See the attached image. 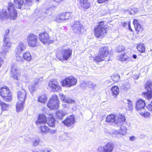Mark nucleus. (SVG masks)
Masks as SVG:
<instances>
[{"label": "nucleus", "instance_id": "1", "mask_svg": "<svg viewBox=\"0 0 152 152\" xmlns=\"http://www.w3.org/2000/svg\"><path fill=\"white\" fill-rule=\"evenodd\" d=\"M125 120L126 118L123 115L115 116L114 114H112L107 116L105 121L110 124L114 123L117 125L119 123L121 124V122H125Z\"/></svg>", "mask_w": 152, "mask_h": 152}, {"label": "nucleus", "instance_id": "2", "mask_svg": "<svg viewBox=\"0 0 152 152\" xmlns=\"http://www.w3.org/2000/svg\"><path fill=\"white\" fill-rule=\"evenodd\" d=\"M107 27L104 25V22H100L98 26L94 28L95 36L98 38L103 37L107 33Z\"/></svg>", "mask_w": 152, "mask_h": 152}, {"label": "nucleus", "instance_id": "3", "mask_svg": "<svg viewBox=\"0 0 152 152\" xmlns=\"http://www.w3.org/2000/svg\"><path fill=\"white\" fill-rule=\"evenodd\" d=\"M107 47H104L101 48L98 56L95 57L94 60L96 62H100L104 60V58L109 54Z\"/></svg>", "mask_w": 152, "mask_h": 152}, {"label": "nucleus", "instance_id": "4", "mask_svg": "<svg viewBox=\"0 0 152 152\" xmlns=\"http://www.w3.org/2000/svg\"><path fill=\"white\" fill-rule=\"evenodd\" d=\"M0 95L7 102H10L12 99V94L7 87L4 86L0 89Z\"/></svg>", "mask_w": 152, "mask_h": 152}, {"label": "nucleus", "instance_id": "5", "mask_svg": "<svg viewBox=\"0 0 152 152\" xmlns=\"http://www.w3.org/2000/svg\"><path fill=\"white\" fill-rule=\"evenodd\" d=\"M48 107L51 110H56L59 107V101L56 95H53L47 104Z\"/></svg>", "mask_w": 152, "mask_h": 152}, {"label": "nucleus", "instance_id": "6", "mask_svg": "<svg viewBox=\"0 0 152 152\" xmlns=\"http://www.w3.org/2000/svg\"><path fill=\"white\" fill-rule=\"evenodd\" d=\"M72 13L70 12L61 13L58 15L55 20L58 23H61L65 20L72 18Z\"/></svg>", "mask_w": 152, "mask_h": 152}, {"label": "nucleus", "instance_id": "7", "mask_svg": "<svg viewBox=\"0 0 152 152\" xmlns=\"http://www.w3.org/2000/svg\"><path fill=\"white\" fill-rule=\"evenodd\" d=\"M77 82V80L72 76L67 77L62 82L63 86L66 87H70L71 86H75Z\"/></svg>", "mask_w": 152, "mask_h": 152}, {"label": "nucleus", "instance_id": "8", "mask_svg": "<svg viewBox=\"0 0 152 152\" xmlns=\"http://www.w3.org/2000/svg\"><path fill=\"white\" fill-rule=\"evenodd\" d=\"M27 41L28 45L32 47L37 46L38 43L37 37L33 34H30L27 37Z\"/></svg>", "mask_w": 152, "mask_h": 152}, {"label": "nucleus", "instance_id": "9", "mask_svg": "<svg viewBox=\"0 0 152 152\" xmlns=\"http://www.w3.org/2000/svg\"><path fill=\"white\" fill-rule=\"evenodd\" d=\"M7 8L9 12V18L15 20L17 17V15L13 4L12 3H9Z\"/></svg>", "mask_w": 152, "mask_h": 152}, {"label": "nucleus", "instance_id": "10", "mask_svg": "<svg viewBox=\"0 0 152 152\" xmlns=\"http://www.w3.org/2000/svg\"><path fill=\"white\" fill-rule=\"evenodd\" d=\"M145 88L148 92H143V95L144 97L149 100L152 98V83L150 82L147 83Z\"/></svg>", "mask_w": 152, "mask_h": 152}, {"label": "nucleus", "instance_id": "11", "mask_svg": "<svg viewBox=\"0 0 152 152\" xmlns=\"http://www.w3.org/2000/svg\"><path fill=\"white\" fill-rule=\"evenodd\" d=\"M72 28L74 33L76 34L81 33L84 30L83 26L79 21L75 22Z\"/></svg>", "mask_w": 152, "mask_h": 152}, {"label": "nucleus", "instance_id": "12", "mask_svg": "<svg viewBox=\"0 0 152 152\" xmlns=\"http://www.w3.org/2000/svg\"><path fill=\"white\" fill-rule=\"evenodd\" d=\"M72 53V50L70 49H62L61 53L62 57L60 58L58 57V58L61 60L62 58L64 60H66L69 58Z\"/></svg>", "mask_w": 152, "mask_h": 152}, {"label": "nucleus", "instance_id": "13", "mask_svg": "<svg viewBox=\"0 0 152 152\" xmlns=\"http://www.w3.org/2000/svg\"><path fill=\"white\" fill-rule=\"evenodd\" d=\"M75 122V117L74 115H71L68 116L64 121H62V123L68 127H72Z\"/></svg>", "mask_w": 152, "mask_h": 152}, {"label": "nucleus", "instance_id": "14", "mask_svg": "<svg viewBox=\"0 0 152 152\" xmlns=\"http://www.w3.org/2000/svg\"><path fill=\"white\" fill-rule=\"evenodd\" d=\"M39 38L40 41L44 44L47 43L49 44L53 42V41L49 40V35L46 32L40 33Z\"/></svg>", "mask_w": 152, "mask_h": 152}, {"label": "nucleus", "instance_id": "15", "mask_svg": "<svg viewBox=\"0 0 152 152\" xmlns=\"http://www.w3.org/2000/svg\"><path fill=\"white\" fill-rule=\"evenodd\" d=\"M118 125V126H119V125H121L120 129L119 132L117 131H115L113 133L123 135H126L127 133L126 131L127 130L126 127V124L124 123V122H121V124L119 123V124Z\"/></svg>", "mask_w": 152, "mask_h": 152}, {"label": "nucleus", "instance_id": "16", "mask_svg": "<svg viewBox=\"0 0 152 152\" xmlns=\"http://www.w3.org/2000/svg\"><path fill=\"white\" fill-rule=\"evenodd\" d=\"M145 101L142 99L138 100L136 103V109L139 113L142 110H144L145 107Z\"/></svg>", "mask_w": 152, "mask_h": 152}, {"label": "nucleus", "instance_id": "17", "mask_svg": "<svg viewBox=\"0 0 152 152\" xmlns=\"http://www.w3.org/2000/svg\"><path fill=\"white\" fill-rule=\"evenodd\" d=\"M3 40V51L4 53L6 54L8 52L11 46V43L9 41V39H4Z\"/></svg>", "mask_w": 152, "mask_h": 152}, {"label": "nucleus", "instance_id": "18", "mask_svg": "<svg viewBox=\"0 0 152 152\" xmlns=\"http://www.w3.org/2000/svg\"><path fill=\"white\" fill-rule=\"evenodd\" d=\"M22 91H19L17 93L18 101L24 102L26 97V92L24 89H22Z\"/></svg>", "mask_w": 152, "mask_h": 152}, {"label": "nucleus", "instance_id": "19", "mask_svg": "<svg viewBox=\"0 0 152 152\" xmlns=\"http://www.w3.org/2000/svg\"><path fill=\"white\" fill-rule=\"evenodd\" d=\"M48 85L53 91H57L60 88L58 83L54 80L51 81L49 83Z\"/></svg>", "mask_w": 152, "mask_h": 152}, {"label": "nucleus", "instance_id": "20", "mask_svg": "<svg viewBox=\"0 0 152 152\" xmlns=\"http://www.w3.org/2000/svg\"><path fill=\"white\" fill-rule=\"evenodd\" d=\"M11 75L12 77L14 79L17 80H19L18 77V72L17 68L14 65H13L11 67Z\"/></svg>", "mask_w": 152, "mask_h": 152}, {"label": "nucleus", "instance_id": "21", "mask_svg": "<svg viewBox=\"0 0 152 152\" xmlns=\"http://www.w3.org/2000/svg\"><path fill=\"white\" fill-rule=\"evenodd\" d=\"M114 145L110 142L108 143L106 145L103 146V152H112L114 149Z\"/></svg>", "mask_w": 152, "mask_h": 152}, {"label": "nucleus", "instance_id": "22", "mask_svg": "<svg viewBox=\"0 0 152 152\" xmlns=\"http://www.w3.org/2000/svg\"><path fill=\"white\" fill-rule=\"evenodd\" d=\"M9 18V16L6 9L0 10V20L4 21Z\"/></svg>", "mask_w": 152, "mask_h": 152}, {"label": "nucleus", "instance_id": "23", "mask_svg": "<svg viewBox=\"0 0 152 152\" xmlns=\"http://www.w3.org/2000/svg\"><path fill=\"white\" fill-rule=\"evenodd\" d=\"M46 122V116L44 114L39 115L38 117V119L36 122V124L38 125L40 124L45 123Z\"/></svg>", "mask_w": 152, "mask_h": 152}, {"label": "nucleus", "instance_id": "24", "mask_svg": "<svg viewBox=\"0 0 152 152\" xmlns=\"http://www.w3.org/2000/svg\"><path fill=\"white\" fill-rule=\"evenodd\" d=\"M59 96L61 99L66 103H73L75 102L74 100L71 99L69 97L66 96L62 94H60Z\"/></svg>", "mask_w": 152, "mask_h": 152}, {"label": "nucleus", "instance_id": "25", "mask_svg": "<svg viewBox=\"0 0 152 152\" xmlns=\"http://www.w3.org/2000/svg\"><path fill=\"white\" fill-rule=\"evenodd\" d=\"M40 132L42 134L45 135L49 133L50 129L46 126L44 124L41 125L39 127Z\"/></svg>", "mask_w": 152, "mask_h": 152}, {"label": "nucleus", "instance_id": "26", "mask_svg": "<svg viewBox=\"0 0 152 152\" xmlns=\"http://www.w3.org/2000/svg\"><path fill=\"white\" fill-rule=\"evenodd\" d=\"M14 5L18 9H21L23 7L24 0H14Z\"/></svg>", "mask_w": 152, "mask_h": 152}, {"label": "nucleus", "instance_id": "27", "mask_svg": "<svg viewBox=\"0 0 152 152\" xmlns=\"http://www.w3.org/2000/svg\"><path fill=\"white\" fill-rule=\"evenodd\" d=\"M112 94L114 97H116L119 93V89L117 86H113L111 89Z\"/></svg>", "mask_w": 152, "mask_h": 152}, {"label": "nucleus", "instance_id": "28", "mask_svg": "<svg viewBox=\"0 0 152 152\" xmlns=\"http://www.w3.org/2000/svg\"><path fill=\"white\" fill-rule=\"evenodd\" d=\"M81 5V8L84 9L88 8L89 6V4L87 3L88 0H78Z\"/></svg>", "mask_w": 152, "mask_h": 152}, {"label": "nucleus", "instance_id": "29", "mask_svg": "<svg viewBox=\"0 0 152 152\" xmlns=\"http://www.w3.org/2000/svg\"><path fill=\"white\" fill-rule=\"evenodd\" d=\"M26 47L25 44L22 42H20L19 44L17 47L16 51L18 53H20L22 51L26 49Z\"/></svg>", "mask_w": 152, "mask_h": 152}, {"label": "nucleus", "instance_id": "30", "mask_svg": "<svg viewBox=\"0 0 152 152\" xmlns=\"http://www.w3.org/2000/svg\"><path fill=\"white\" fill-rule=\"evenodd\" d=\"M117 59L121 61H128L129 58L126 55L122 53L118 56Z\"/></svg>", "mask_w": 152, "mask_h": 152}, {"label": "nucleus", "instance_id": "31", "mask_svg": "<svg viewBox=\"0 0 152 152\" xmlns=\"http://www.w3.org/2000/svg\"><path fill=\"white\" fill-rule=\"evenodd\" d=\"M24 102L20 101H18L16 105V111L17 112L21 111L23 110Z\"/></svg>", "mask_w": 152, "mask_h": 152}, {"label": "nucleus", "instance_id": "32", "mask_svg": "<svg viewBox=\"0 0 152 152\" xmlns=\"http://www.w3.org/2000/svg\"><path fill=\"white\" fill-rule=\"evenodd\" d=\"M130 87L129 81L127 80L124 82L121 87V89L124 91H126L129 89Z\"/></svg>", "mask_w": 152, "mask_h": 152}, {"label": "nucleus", "instance_id": "33", "mask_svg": "<svg viewBox=\"0 0 152 152\" xmlns=\"http://www.w3.org/2000/svg\"><path fill=\"white\" fill-rule=\"evenodd\" d=\"M125 104V106L127 110L132 111L133 109V104L131 100L127 99Z\"/></svg>", "mask_w": 152, "mask_h": 152}, {"label": "nucleus", "instance_id": "34", "mask_svg": "<svg viewBox=\"0 0 152 152\" xmlns=\"http://www.w3.org/2000/svg\"><path fill=\"white\" fill-rule=\"evenodd\" d=\"M66 114V112L61 110H58L56 113V115L57 117L60 119H62L63 117H64Z\"/></svg>", "mask_w": 152, "mask_h": 152}, {"label": "nucleus", "instance_id": "35", "mask_svg": "<svg viewBox=\"0 0 152 152\" xmlns=\"http://www.w3.org/2000/svg\"><path fill=\"white\" fill-rule=\"evenodd\" d=\"M31 141L32 142V145L33 146H37L39 145L40 140L38 137H35L32 139Z\"/></svg>", "mask_w": 152, "mask_h": 152}, {"label": "nucleus", "instance_id": "36", "mask_svg": "<svg viewBox=\"0 0 152 152\" xmlns=\"http://www.w3.org/2000/svg\"><path fill=\"white\" fill-rule=\"evenodd\" d=\"M137 48L138 50L141 53H144L145 51V48L143 44H139L137 47Z\"/></svg>", "mask_w": 152, "mask_h": 152}, {"label": "nucleus", "instance_id": "37", "mask_svg": "<svg viewBox=\"0 0 152 152\" xmlns=\"http://www.w3.org/2000/svg\"><path fill=\"white\" fill-rule=\"evenodd\" d=\"M48 124L50 126L54 127L56 124L55 120L53 118H48Z\"/></svg>", "mask_w": 152, "mask_h": 152}, {"label": "nucleus", "instance_id": "38", "mask_svg": "<svg viewBox=\"0 0 152 152\" xmlns=\"http://www.w3.org/2000/svg\"><path fill=\"white\" fill-rule=\"evenodd\" d=\"M47 100V98L46 96L45 95H43L39 97L38 101L41 103L45 104Z\"/></svg>", "mask_w": 152, "mask_h": 152}, {"label": "nucleus", "instance_id": "39", "mask_svg": "<svg viewBox=\"0 0 152 152\" xmlns=\"http://www.w3.org/2000/svg\"><path fill=\"white\" fill-rule=\"evenodd\" d=\"M23 57L25 60L29 61L31 59V56L30 53L26 52L23 54Z\"/></svg>", "mask_w": 152, "mask_h": 152}, {"label": "nucleus", "instance_id": "40", "mask_svg": "<svg viewBox=\"0 0 152 152\" xmlns=\"http://www.w3.org/2000/svg\"><path fill=\"white\" fill-rule=\"evenodd\" d=\"M87 84L88 87L93 90L95 88V87L96 86V83L91 82H87Z\"/></svg>", "mask_w": 152, "mask_h": 152}, {"label": "nucleus", "instance_id": "41", "mask_svg": "<svg viewBox=\"0 0 152 152\" xmlns=\"http://www.w3.org/2000/svg\"><path fill=\"white\" fill-rule=\"evenodd\" d=\"M0 105L3 110H7L8 109L9 105L4 102L0 101Z\"/></svg>", "mask_w": 152, "mask_h": 152}, {"label": "nucleus", "instance_id": "42", "mask_svg": "<svg viewBox=\"0 0 152 152\" xmlns=\"http://www.w3.org/2000/svg\"><path fill=\"white\" fill-rule=\"evenodd\" d=\"M134 28L136 31L138 32H142L143 30V27L140 24H139L137 26L134 27Z\"/></svg>", "mask_w": 152, "mask_h": 152}, {"label": "nucleus", "instance_id": "43", "mask_svg": "<svg viewBox=\"0 0 152 152\" xmlns=\"http://www.w3.org/2000/svg\"><path fill=\"white\" fill-rule=\"evenodd\" d=\"M16 60L21 63H23V61L22 56H20L19 54H16L15 55Z\"/></svg>", "mask_w": 152, "mask_h": 152}, {"label": "nucleus", "instance_id": "44", "mask_svg": "<svg viewBox=\"0 0 152 152\" xmlns=\"http://www.w3.org/2000/svg\"><path fill=\"white\" fill-rule=\"evenodd\" d=\"M139 113L145 118H148L150 116V113L148 112H144L141 111L139 112Z\"/></svg>", "mask_w": 152, "mask_h": 152}, {"label": "nucleus", "instance_id": "45", "mask_svg": "<svg viewBox=\"0 0 152 152\" xmlns=\"http://www.w3.org/2000/svg\"><path fill=\"white\" fill-rule=\"evenodd\" d=\"M111 78L114 82H117L120 79V76L118 74H115L111 76Z\"/></svg>", "mask_w": 152, "mask_h": 152}, {"label": "nucleus", "instance_id": "46", "mask_svg": "<svg viewBox=\"0 0 152 152\" xmlns=\"http://www.w3.org/2000/svg\"><path fill=\"white\" fill-rule=\"evenodd\" d=\"M35 85L34 84H31L29 85L28 87V89L31 92H33L35 90Z\"/></svg>", "mask_w": 152, "mask_h": 152}, {"label": "nucleus", "instance_id": "47", "mask_svg": "<svg viewBox=\"0 0 152 152\" xmlns=\"http://www.w3.org/2000/svg\"><path fill=\"white\" fill-rule=\"evenodd\" d=\"M125 49L124 46H119L117 47L116 50L117 52L120 53L123 51Z\"/></svg>", "mask_w": 152, "mask_h": 152}, {"label": "nucleus", "instance_id": "48", "mask_svg": "<svg viewBox=\"0 0 152 152\" xmlns=\"http://www.w3.org/2000/svg\"><path fill=\"white\" fill-rule=\"evenodd\" d=\"M10 32V29H6L5 32L4 34V39H9V35L8 34H9Z\"/></svg>", "mask_w": 152, "mask_h": 152}, {"label": "nucleus", "instance_id": "49", "mask_svg": "<svg viewBox=\"0 0 152 152\" xmlns=\"http://www.w3.org/2000/svg\"><path fill=\"white\" fill-rule=\"evenodd\" d=\"M25 4L28 6H31L33 4L32 0H25Z\"/></svg>", "mask_w": 152, "mask_h": 152}, {"label": "nucleus", "instance_id": "50", "mask_svg": "<svg viewBox=\"0 0 152 152\" xmlns=\"http://www.w3.org/2000/svg\"><path fill=\"white\" fill-rule=\"evenodd\" d=\"M147 108L149 111L152 112V100L151 103L147 106Z\"/></svg>", "mask_w": 152, "mask_h": 152}, {"label": "nucleus", "instance_id": "51", "mask_svg": "<svg viewBox=\"0 0 152 152\" xmlns=\"http://www.w3.org/2000/svg\"><path fill=\"white\" fill-rule=\"evenodd\" d=\"M81 87L83 89L86 88V87L88 86L87 84V82H83L80 84Z\"/></svg>", "mask_w": 152, "mask_h": 152}, {"label": "nucleus", "instance_id": "52", "mask_svg": "<svg viewBox=\"0 0 152 152\" xmlns=\"http://www.w3.org/2000/svg\"><path fill=\"white\" fill-rule=\"evenodd\" d=\"M43 80V78L42 77H39L38 79H36L34 82L35 84L37 83L38 82H41Z\"/></svg>", "mask_w": 152, "mask_h": 152}, {"label": "nucleus", "instance_id": "53", "mask_svg": "<svg viewBox=\"0 0 152 152\" xmlns=\"http://www.w3.org/2000/svg\"><path fill=\"white\" fill-rule=\"evenodd\" d=\"M121 25L125 28H126L128 27V23L127 22H123L121 23Z\"/></svg>", "mask_w": 152, "mask_h": 152}, {"label": "nucleus", "instance_id": "54", "mask_svg": "<svg viewBox=\"0 0 152 152\" xmlns=\"http://www.w3.org/2000/svg\"><path fill=\"white\" fill-rule=\"evenodd\" d=\"M133 24L134 25V27L137 26V25H139V24L138 21L137 20L134 19L133 22Z\"/></svg>", "mask_w": 152, "mask_h": 152}, {"label": "nucleus", "instance_id": "55", "mask_svg": "<svg viewBox=\"0 0 152 152\" xmlns=\"http://www.w3.org/2000/svg\"><path fill=\"white\" fill-rule=\"evenodd\" d=\"M137 11V8H134L132 10L131 12V14H133V12H134V13H136Z\"/></svg>", "mask_w": 152, "mask_h": 152}, {"label": "nucleus", "instance_id": "56", "mask_svg": "<svg viewBox=\"0 0 152 152\" xmlns=\"http://www.w3.org/2000/svg\"><path fill=\"white\" fill-rule=\"evenodd\" d=\"M128 28H129V30L130 31H132V28H131L130 23L129 22H128Z\"/></svg>", "mask_w": 152, "mask_h": 152}, {"label": "nucleus", "instance_id": "57", "mask_svg": "<svg viewBox=\"0 0 152 152\" xmlns=\"http://www.w3.org/2000/svg\"><path fill=\"white\" fill-rule=\"evenodd\" d=\"M106 1L105 0H97V1L99 3H102L105 2Z\"/></svg>", "mask_w": 152, "mask_h": 152}, {"label": "nucleus", "instance_id": "58", "mask_svg": "<svg viewBox=\"0 0 152 152\" xmlns=\"http://www.w3.org/2000/svg\"><path fill=\"white\" fill-rule=\"evenodd\" d=\"M3 61L2 59L1 58V57H0V67H1V66L2 64L3 63Z\"/></svg>", "mask_w": 152, "mask_h": 152}, {"label": "nucleus", "instance_id": "59", "mask_svg": "<svg viewBox=\"0 0 152 152\" xmlns=\"http://www.w3.org/2000/svg\"><path fill=\"white\" fill-rule=\"evenodd\" d=\"M34 152H50L48 150H42L40 151H34Z\"/></svg>", "mask_w": 152, "mask_h": 152}, {"label": "nucleus", "instance_id": "60", "mask_svg": "<svg viewBox=\"0 0 152 152\" xmlns=\"http://www.w3.org/2000/svg\"><path fill=\"white\" fill-rule=\"evenodd\" d=\"M56 130H50V131L49 132H50L51 134H53L55 133V131Z\"/></svg>", "mask_w": 152, "mask_h": 152}, {"label": "nucleus", "instance_id": "61", "mask_svg": "<svg viewBox=\"0 0 152 152\" xmlns=\"http://www.w3.org/2000/svg\"><path fill=\"white\" fill-rule=\"evenodd\" d=\"M64 0H54V1L57 3H59L63 1Z\"/></svg>", "mask_w": 152, "mask_h": 152}, {"label": "nucleus", "instance_id": "62", "mask_svg": "<svg viewBox=\"0 0 152 152\" xmlns=\"http://www.w3.org/2000/svg\"><path fill=\"white\" fill-rule=\"evenodd\" d=\"M132 57L134 59H136L137 58V56L135 54H133L132 56Z\"/></svg>", "mask_w": 152, "mask_h": 152}, {"label": "nucleus", "instance_id": "63", "mask_svg": "<svg viewBox=\"0 0 152 152\" xmlns=\"http://www.w3.org/2000/svg\"><path fill=\"white\" fill-rule=\"evenodd\" d=\"M134 137L133 136L131 137H130V139L131 140L133 141L134 139Z\"/></svg>", "mask_w": 152, "mask_h": 152}, {"label": "nucleus", "instance_id": "64", "mask_svg": "<svg viewBox=\"0 0 152 152\" xmlns=\"http://www.w3.org/2000/svg\"><path fill=\"white\" fill-rule=\"evenodd\" d=\"M102 148V147H99V149L100 148Z\"/></svg>", "mask_w": 152, "mask_h": 152}]
</instances>
